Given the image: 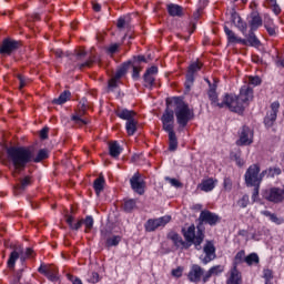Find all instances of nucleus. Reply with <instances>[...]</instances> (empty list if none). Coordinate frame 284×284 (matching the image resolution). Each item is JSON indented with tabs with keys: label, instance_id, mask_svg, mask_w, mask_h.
Instances as JSON below:
<instances>
[{
	"label": "nucleus",
	"instance_id": "f257e3e1",
	"mask_svg": "<svg viewBox=\"0 0 284 284\" xmlns=\"http://www.w3.org/2000/svg\"><path fill=\"white\" fill-rule=\"evenodd\" d=\"M7 154L10 163H12L14 168L13 176H17L28 163L32 161H34V163H40V161L48 159L47 150H40L36 158L32 150L26 148H10L7 150Z\"/></svg>",
	"mask_w": 284,
	"mask_h": 284
},
{
	"label": "nucleus",
	"instance_id": "f03ea898",
	"mask_svg": "<svg viewBox=\"0 0 284 284\" xmlns=\"http://www.w3.org/2000/svg\"><path fill=\"white\" fill-rule=\"evenodd\" d=\"M168 106L169 109L174 108L175 119L180 128H185L189 121L194 119V110L190 109V105L181 98H173L168 102Z\"/></svg>",
	"mask_w": 284,
	"mask_h": 284
},
{
	"label": "nucleus",
	"instance_id": "7ed1b4c3",
	"mask_svg": "<svg viewBox=\"0 0 284 284\" xmlns=\"http://www.w3.org/2000/svg\"><path fill=\"white\" fill-rule=\"evenodd\" d=\"M247 256H245V252L242 250L240 252L236 253L235 257H234V262H233V268L230 272V277L226 281V284H241V272H239V265H241V263H245V258Z\"/></svg>",
	"mask_w": 284,
	"mask_h": 284
},
{
	"label": "nucleus",
	"instance_id": "20e7f679",
	"mask_svg": "<svg viewBox=\"0 0 284 284\" xmlns=\"http://www.w3.org/2000/svg\"><path fill=\"white\" fill-rule=\"evenodd\" d=\"M261 166L258 164L251 165L245 173V183L248 187L261 185L263 181V173H261Z\"/></svg>",
	"mask_w": 284,
	"mask_h": 284
},
{
	"label": "nucleus",
	"instance_id": "39448f33",
	"mask_svg": "<svg viewBox=\"0 0 284 284\" xmlns=\"http://www.w3.org/2000/svg\"><path fill=\"white\" fill-rule=\"evenodd\" d=\"M219 108H229V110H231V112H237L239 114H241V112H243V110L245 109L243 102L239 99V97L236 95H230L226 94L224 97L223 103L217 104Z\"/></svg>",
	"mask_w": 284,
	"mask_h": 284
},
{
	"label": "nucleus",
	"instance_id": "423d86ee",
	"mask_svg": "<svg viewBox=\"0 0 284 284\" xmlns=\"http://www.w3.org/2000/svg\"><path fill=\"white\" fill-rule=\"evenodd\" d=\"M182 232L185 241H187V243H194L195 247H199L203 243V232L197 231L196 233V227L194 225L189 226L186 231L183 229Z\"/></svg>",
	"mask_w": 284,
	"mask_h": 284
},
{
	"label": "nucleus",
	"instance_id": "0eeeda50",
	"mask_svg": "<svg viewBox=\"0 0 284 284\" xmlns=\"http://www.w3.org/2000/svg\"><path fill=\"white\" fill-rule=\"evenodd\" d=\"M264 199L270 201V203H284V189L271 187L264 192Z\"/></svg>",
	"mask_w": 284,
	"mask_h": 284
},
{
	"label": "nucleus",
	"instance_id": "6e6552de",
	"mask_svg": "<svg viewBox=\"0 0 284 284\" xmlns=\"http://www.w3.org/2000/svg\"><path fill=\"white\" fill-rule=\"evenodd\" d=\"M161 121L163 130L168 132V134H174V111L170 110V106L166 108Z\"/></svg>",
	"mask_w": 284,
	"mask_h": 284
},
{
	"label": "nucleus",
	"instance_id": "1a4fd4ad",
	"mask_svg": "<svg viewBox=\"0 0 284 284\" xmlns=\"http://www.w3.org/2000/svg\"><path fill=\"white\" fill-rule=\"evenodd\" d=\"M170 221H172V216L164 215L159 219L148 220L144 227H145L146 232H154V230H158V227H165V225H168V223H170Z\"/></svg>",
	"mask_w": 284,
	"mask_h": 284
},
{
	"label": "nucleus",
	"instance_id": "9d476101",
	"mask_svg": "<svg viewBox=\"0 0 284 284\" xmlns=\"http://www.w3.org/2000/svg\"><path fill=\"white\" fill-rule=\"evenodd\" d=\"M254 143V131L250 126H243L236 145H252Z\"/></svg>",
	"mask_w": 284,
	"mask_h": 284
},
{
	"label": "nucleus",
	"instance_id": "9b49d317",
	"mask_svg": "<svg viewBox=\"0 0 284 284\" xmlns=\"http://www.w3.org/2000/svg\"><path fill=\"white\" fill-rule=\"evenodd\" d=\"M203 252L205 256L202 255L200 258L204 265H207V263L216 258V247H214L213 242H206L203 247Z\"/></svg>",
	"mask_w": 284,
	"mask_h": 284
},
{
	"label": "nucleus",
	"instance_id": "f8f14e48",
	"mask_svg": "<svg viewBox=\"0 0 284 284\" xmlns=\"http://www.w3.org/2000/svg\"><path fill=\"white\" fill-rule=\"evenodd\" d=\"M201 68H203V64L199 61L190 64L185 81L186 90H190V88H192V83H194V74H196V72H199Z\"/></svg>",
	"mask_w": 284,
	"mask_h": 284
},
{
	"label": "nucleus",
	"instance_id": "ddd939ff",
	"mask_svg": "<svg viewBox=\"0 0 284 284\" xmlns=\"http://www.w3.org/2000/svg\"><path fill=\"white\" fill-rule=\"evenodd\" d=\"M278 108H281V103L278 102H273L271 104V112H268L264 119L266 128H272V125H274V121H276L278 114Z\"/></svg>",
	"mask_w": 284,
	"mask_h": 284
},
{
	"label": "nucleus",
	"instance_id": "4468645a",
	"mask_svg": "<svg viewBox=\"0 0 284 284\" xmlns=\"http://www.w3.org/2000/svg\"><path fill=\"white\" fill-rule=\"evenodd\" d=\"M237 99L243 105H247L254 99V91L248 85H244L241 88Z\"/></svg>",
	"mask_w": 284,
	"mask_h": 284
},
{
	"label": "nucleus",
	"instance_id": "2eb2a0df",
	"mask_svg": "<svg viewBox=\"0 0 284 284\" xmlns=\"http://www.w3.org/2000/svg\"><path fill=\"white\" fill-rule=\"evenodd\" d=\"M200 221L201 223H207L209 225H216L221 221V217H219L216 213L202 211L200 214Z\"/></svg>",
	"mask_w": 284,
	"mask_h": 284
},
{
	"label": "nucleus",
	"instance_id": "dca6fc26",
	"mask_svg": "<svg viewBox=\"0 0 284 284\" xmlns=\"http://www.w3.org/2000/svg\"><path fill=\"white\" fill-rule=\"evenodd\" d=\"M130 183L132 190L138 194H143V192H145V183H143V180H141V175H139V173H135L131 178Z\"/></svg>",
	"mask_w": 284,
	"mask_h": 284
},
{
	"label": "nucleus",
	"instance_id": "f3484780",
	"mask_svg": "<svg viewBox=\"0 0 284 284\" xmlns=\"http://www.w3.org/2000/svg\"><path fill=\"white\" fill-rule=\"evenodd\" d=\"M224 32L229 43H240L241 45H247V40L240 38L227 26L224 27Z\"/></svg>",
	"mask_w": 284,
	"mask_h": 284
},
{
	"label": "nucleus",
	"instance_id": "a211bd4d",
	"mask_svg": "<svg viewBox=\"0 0 284 284\" xmlns=\"http://www.w3.org/2000/svg\"><path fill=\"white\" fill-rule=\"evenodd\" d=\"M201 276H203V268L196 264H193L187 274L189 281H191V283H199V281H201Z\"/></svg>",
	"mask_w": 284,
	"mask_h": 284
},
{
	"label": "nucleus",
	"instance_id": "6ab92c4d",
	"mask_svg": "<svg viewBox=\"0 0 284 284\" xmlns=\"http://www.w3.org/2000/svg\"><path fill=\"white\" fill-rule=\"evenodd\" d=\"M216 183H219V180H214L212 178L204 179L197 185V190H201L202 192H212V190L216 187Z\"/></svg>",
	"mask_w": 284,
	"mask_h": 284
},
{
	"label": "nucleus",
	"instance_id": "aec40b11",
	"mask_svg": "<svg viewBox=\"0 0 284 284\" xmlns=\"http://www.w3.org/2000/svg\"><path fill=\"white\" fill-rule=\"evenodd\" d=\"M17 48H19V42L14 40H4L0 48V54H10V52L17 50Z\"/></svg>",
	"mask_w": 284,
	"mask_h": 284
},
{
	"label": "nucleus",
	"instance_id": "412c9836",
	"mask_svg": "<svg viewBox=\"0 0 284 284\" xmlns=\"http://www.w3.org/2000/svg\"><path fill=\"white\" fill-rule=\"evenodd\" d=\"M231 19L232 23H234L235 28H237L242 32V34L247 33V23H245L243 19H241V16H239V13H232Z\"/></svg>",
	"mask_w": 284,
	"mask_h": 284
},
{
	"label": "nucleus",
	"instance_id": "4be33fe9",
	"mask_svg": "<svg viewBox=\"0 0 284 284\" xmlns=\"http://www.w3.org/2000/svg\"><path fill=\"white\" fill-rule=\"evenodd\" d=\"M128 72V65H123L122 68L118 69L113 78L109 81V88H116V83H119V79H122V77H125V73Z\"/></svg>",
	"mask_w": 284,
	"mask_h": 284
},
{
	"label": "nucleus",
	"instance_id": "5701e85b",
	"mask_svg": "<svg viewBox=\"0 0 284 284\" xmlns=\"http://www.w3.org/2000/svg\"><path fill=\"white\" fill-rule=\"evenodd\" d=\"M261 26H263V19H261V16L258 14V12L253 11L251 13V20H250L251 30H258Z\"/></svg>",
	"mask_w": 284,
	"mask_h": 284
},
{
	"label": "nucleus",
	"instance_id": "b1692460",
	"mask_svg": "<svg viewBox=\"0 0 284 284\" xmlns=\"http://www.w3.org/2000/svg\"><path fill=\"white\" fill-rule=\"evenodd\" d=\"M119 119H122L123 121H132L134 116H136V113L134 111H130L126 109L119 110L116 112Z\"/></svg>",
	"mask_w": 284,
	"mask_h": 284
},
{
	"label": "nucleus",
	"instance_id": "393cba45",
	"mask_svg": "<svg viewBox=\"0 0 284 284\" xmlns=\"http://www.w3.org/2000/svg\"><path fill=\"white\" fill-rule=\"evenodd\" d=\"M169 239H171L176 247H187V244L183 241V237L175 232H171L169 234Z\"/></svg>",
	"mask_w": 284,
	"mask_h": 284
},
{
	"label": "nucleus",
	"instance_id": "a878e982",
	"mask_svg": "<svg viewBox=\"0 0 284 284\" xmlns=\"http://www.w3.org/2000/svg\"><path fill=\"white\" fill-rule=\"evenodd\" d=\"M168 12L170 17H181L183 14V7L179 4H168Z\"/></svg>",
	"mask_w": 284,
	"mask_h": 284
},
{
	"label": "nucleus",
	"instance_id": "bb28decb",
	"mask_svg": "<svg viewBox=\"0 0 284 284\" xmlns=\"http://www.w3.org/2000/svg\"><path fill=\"white\" fill-rule=\"evenodd\" d=\"M262 214L270 217V221H272V223H275V225H283L284 223V220L282 217H278L276 214L270 211H262Z\"/></svg>",
	"mask_w": 284,
	"mask_h": 284
},
{
	"label": "nucleus",
	"instance_id": "cd10ccee",
	"mask_svg": "<svg viewBox=\"0 0 284 284\" xmlns=\"http://www.w3.org/2000/svg\"><path fill=\"white\" fill-rule=\"evenodd\" d=\"M245 263H246V265L252 267V265H258V263H261V258L258 257V254L251 253V254L246 255Z\"/></svg>",
	"mask_w": 284,
	"mask_h": 284
},
{
	"label": "nucleus",
	"instance_id": "c85d7f7f",
	"mask_svg": "<svg viewBox=\"0 0 284 284\" xmlns=\"http://www.w3.org/2000/svg\"><path fill=\"white\" fill-rule=\"evenodd\" d=\"M93 187L95 191V194H101V192H103V187H105V179H103V176H99L94 183H93Z\"/></svg>",
	"mask_w": 284,
	"mask_h": 284
},
{
	"label": "nucleus",
	"instance_id": "c756f323",
	"mask_svg": "<svg viewBox=\"0 0 284 284\" xmlns=\"http://www.w3.org/2000/svg\"><path fill=\"white\" fill-rule=\"evenodd\" d=\"M179 148V140H176V133H169V150L174 152Z\"/></svg>",
	"mask_w": 284,
	"mask_h": 284
},
{
	"label": "nucleus",
	"instance_id": "7c9ffc66",
	"mask_svg": "<svg viewBox=\"0 0 284 284\" xmlns=\"http://www.w3.org/2000/svg\"><path fill=\"white\" fill-rule=\"evenodd\" d=\"M209 99L214 105H220L217 103L219 101V94L216 93V85H211L210 84V90H209Z\"/></svg>",
	"mask_w": 284,
	"mask_h": 284
},
{
	"label": "nucleus",
	"instance_id": "2f4dec72",
	"mask_svg": "<svg viewBox=\"0 0 284 284\" xmlns=\"http://www.w3.org/2000/svg\"><path fill=\"white\" fill-rule=\"evenodd\" d=\"M125 130L129 136H133L134 132H136V120L133 118V120L126 121Z\"/></svg>",
	"mask_w": 284,
	"mask_h": 284
},
{
	"label": "nucleus",
	"instance_id": "473e14b6",
	"mask_svg": "<svg viewBox=\"0 0 284 284\" xmlns=\"http://www.w3.org/2000/svg\"><path fill=\"white\" fill-rule=\"evenodd\" d=\"M19 256H21V251H12L8 260V267H14L17 261H19Z\"/></svg>",
	"mask_w": 284,
	"mask_h": 284
},
{
	"label": "nucleus",
	"instance_id": "72a5a7b5",
	"mask_svg": "<svg viewBox=\"0 0 284 284\" xmlns=\"http://www.w3.org/2000/svg\"><path fill=\"white\" fill-rule=\"evenodd\" d=\"M70 97H72V93H70V91H64L60 94L58 99L54 100V103H57L58 105H63V103L70 101Z\"/></svg>",
	"mask_w": 284,
	"mask_h": 284
},
{
	"label": "nucleus",
	"instance_id": "f704fd0d",
	"mask_svg": "<svg viewBox=\"0 0 284 284\" xmlns=\"http://www.w3.org/2000/svg\"><path fill=\"white\" fill-rule=\"evenodd\" d=\"M109 152L113 158H116L121 154V145L118 142H111L109 145Z\"/></svg>",
	"mask_w": 284,
	"mask_h": 284
},
{
	"label": "nucleus",
	"instance_id": "c9c22d12",
	"mask_svg": "<svg viewBox=\"0 0 284 284\" xmlns=\"http://www.w3.org/2000/svg\"><path fill=\"white\" fill-rule=\"evenodd\" d=\"M67 223L70 225L71 230H80L81 225H83V220H79L74 223V217L68 216Z\"/></svg>",
	"mask_w": 284,
	"mask_h": 284
},
{
	"label": "nucleus",
	"instance_id": "e433bc0d",
	"mask_svg": "<svg viewBox=\"0 0 284 284\" xmlns=\"http://www.w3.org/2000/svg\"><path fill=\"white\" fill-rule=\"evenodd\" d=\"M281 174V169L280 168H271L262 172V176H278Z\"/></svg>",
	"mask_w": 284,
	"mask_h": 284
},
{
	"label": "nucleus",
	"instance_id": "4c0bfd02",
	"mask_svg": "<svg viewBox=\"0 0 284 284\" xmlns=\"http://www.w3.org/2000/svg\"><path fill=\"white\" fill-rule=\"evenodd\" d=\"M264 28H266V31L271 37H274V34H276V27L272 23V19L268 18L264 22Z\"/></svg>",
	"mask_w": 284,
	"mask_h": 284
},
{
	"label": "nucleus",
	"instance_id": "58836bf2",
	"mask_svg": "<svg viewBox=\"0 0 284 284\" xmlns=\"http://www.w3.org/2000/svg\"><path fill=\"white\" fill-rule=\"evenodd\" d=\"M246 45H252L253 48H258L261 45V41L254 36V33H251L248 38L246 39Z\"/></svg>",
	"mask_w": 284,
	"mask_h": 284
},
{
	"label": "nucleus",
	"instance_id": "ea45409f",
	"mask_svg": "<svg viewBox=\"0 0 284 284\" xmlns=\"http://www.w3.org/2000/svg\"><path fill=\"white\" fill-rule=\"evenodd\" d=\"M72 121H74L77 125H88V119L83 118L80 113L72 115Z\"/></svg>",
	"mask_w": 284,
	"mask_h": 284
},
{
	"label": "nucleus",
	"instance_id": "a19ab883",
	"mask_svg": "<svg viewBox=\"0 0 284 284\" xmlns=\"http://www.w3.org/2000/svg\"><path fill=\"white\" fill-rule=\"evenodd\" d=\"M231 159L232 161H235L239 168H243V165H245V161L241 159V151H239L237 153H231Z\"/></svg>",
	"mask_w": 284,
	"mask_h": 284
},
{
	"label": "nucleus",
	"instance_id": "79ce46f5",
	"mask_svg": "<svg viewBox=\"0 0 284 284\" xmlns=\"http://www.w3.org/2000/svg\"><path fill=\"white\" fill-rule=\"evenodd\" d=\"M119 243H121V236H119V235H113L106 240V245L109 247H114V246L119 245Z\"/></svg>",
	"mask_w": 284,
	"mask_h": 284
},
{
	"label": "nucleus",
	"instance_id": "37998d69",
	"mask_svg": "<svg viewBox=\"0 0 284 284\" xmlns=\"http://www.w3.org/2000/svg\"><path fill=\"white\" fill-rule=\"evenodd\" d=\"M263 277L265 280V284H273L272 278H274V273L270 268H265L263 271Z\"/></svg>",
	"mask_w": 284,
	"mask_h": 284
},
{
	"label": "nucleus",
	"instance_id": "c03bdc74",
	"mask_svg": "<svg viewBox=\"0 0 284 284\" xmlns=\"http://www.w3.org/2000/svg\"><path fill=\"white\" fill-rule=\"evenodd\" d=\"M83 224L85 225V232H90L94 226V219H92V216H87L85 220H83Z\"/></svg>",
	"mask_w": 284,
	"mask_h": 284
},
{
	"label": "nucleus",
	"instance_id": "a18cd8bd",
	"mask_svg": "<svg viewBox=\"0 0 284 284\" xmlns=\"http://www.w3.org/2000/svg\"><path fill=\"white\" fill-rule=\"evenodd\" d=\"M155 75H152L150 73H145L144 74V81H145V85L148 88H152L154 85V81H155Z\"/></svg>",
	"mask_w": 284,
	"mask_h": 284
},
{
	"label": "nucleus",
	"instance_id": "49530a36",
	"mask_svg": "<svg viewBox=\"0 0 284 284\" xmlns=\"http://www.w3.org/2000/svg\"><path fill=\"white\" fill-rule=\"evenodd\" d=\"M223 272V266L217 265L209 270V276H216Z\"/></svg>",
	"mask_w": 284,
	"mask_h": 284
},
{
	"label": "nucleus",
	"instance_id": "de8ad7c7",
	"mask_svg": "<svg viewBox=\"0 0 284 284\" xmlns=\"http://www.w3.org/2000/svg\"><path fill=\"white\" fill-rule=\"evenodd\" d=\"M30 183H31L30 176H26L24 179L21 180V184L16 186V190H26V187H28Z\"/></svg>",
	"mask_w": 284,
	"mask_h": 284
},
{
	"label": "nucleus",
	"instance_id": "09e8293b",
	"mask_svg": "<svg viewBox=\"0 0 284 284\" xmlns=\"http://www.w3.org/2000/svg\"><path fill=\"white\" fill-rule=\"evenodd\" d=\"M136 206V202L134 200H128L124 202V210L126 212H131Z\"/></svg>",
	"mask_w": 284,
	"mask_h": 284
},
{
	"label": "nucleus",
	"instance_id": "8fccbe9b",
	"mask_svg": "<svg viewBox=\"0 0 284 284\" xmlns=\"http://www.w3.org/2000/svg\"><path fill=\"white\" fill-rule=\"evenodd\" d=\"M49 281H57L59 276L57 275V268L51 267L49 273L47 274Z\"/></svg>",
	"mask_w": 284,
	"mask_h": 284
},
{
	"label": "nucleus",
	"instance_id": "3c124183",
	"mask_svg": "<svg viewBox=\"0 0 284 284\" xmlns=\"http://www.w3.org/2000/svg\"><path fill=\"white\" fill-rule=\"evenodd\" d=\"M172 276L175 278H181L183 276V266H179L171 272Z\"/></svg>",
	"mask_w": 284,
	"mask_h": 284
},
{
	"label": "nucleus",
	"instance_id": "603ef678",
	"mask_svg": "<svg viewBox=\"0 0 284 284\" xmlns=\"http://www.w3.org/2000/svg\"><path fill=\"white\" fill-rule=\"evenodd\" d=\"M248 203H250V196L247 195H244L242 199L237 201V205L240 207H245L246 205H248Z\"/></svg>",
	"mask_w": 284,
	"mask_h": 284
},
{
	"label": "nucleus",
	"instance_id": "864d4df0",
	"mask_svg": "<svg viewBox=\"0 0 284 284\" xmlns=\"http://www.w3.org/2000/svg\"><path fill=\"white\" fill-rule=\"evenodd\" d=\"M173 187H182L183 184H181V182L176 179H172V178H166L165 179Z\"/></svg>",
	"mask_w": 284,
	"mask_h": 284
},
{
	"label": "nucleus",
	"instance_id": "5fc2aeb1",
	"mask_svg": "<svg viewBox=\"0 0 284 284\" xmlns=\"http://www.w3.org/2000/svg\"><path fill=\"white\" fill-rule=\"evenodd\" d=\"M250 85H261V78L260 77H248Z\"/></svg>",
	"mask_w": 284,
	"mask_h": 284
},
{
	"label": "nucleus",
	"instance_id": "6e6d98bb",
	"mask_svg": "<svg viewBox=\"0 0 284 284\" xmlns=\"http://www.w3.org/2000/svg\"><path fill=\"white\" fill-rule=\"evenodd\" d=\"M145 74H151L153 77H156L159 74V68L156 67H151L146 70Z\"/></svg>",
	"mask_w": 284,
	"mask_h": 284
},
{
	"label": "nucleus",
	"instance_id": "4d7b16f0",
	"mask_svg": "<svg viewBox=\"0 0 284 284\" xmlns=\"http://www.w3.org/2000/svg\"><path fill=\"white\" fill-rule=\"evenodd\" d=\"M223 185H224V190H232V180L230 178H225Z\"/></svg>",
	"mask_w": 284,
	"mask_h": 284
},
{
	"label": "nucleus",
	"instance_id": "13d9d810",
	"mask_svg": "<svg viewBox=\"0 0 284 284\" xmlns=\"http://www.w3.org/2000/svg\"><path fill=\"white\" fill-rule=\"evenodd\" d=\"M50 268L51 267H48V266H40L39 272H40V274H44L45 276H48Z\"/></svg>",
	"mask_w": 284,
	"mask_h": 284
},
{
	"label": "nucleus",
	"instance_id": "bf43d9fd",
	"mask_svg": "<svg viewBox=\"0 0 284 284\" xmlns=\"http://www.w3.org/2000/svg\"><path fill=\"white\" fill-rule=\"evenodd\" d=\"M40 139H48V129L44 128L40 131Z\"/></svg>",
	"mask_w": 284,
	"mask_h": 284
},
{
	"label": "nucleus",
	"instance_id": "052dcab7",
	"mask_svg": "<svg viewBox=\"0 0 284 284\" xmlns=\"http://www.w3.org/2000/svg\"><path fill=\"white\" fill-rule=\"evenodd\" d=\"M139 72H141V69L136 65H133V79H138Z\"/></svg>",
	"mask_w": 284,
	"mask_h": 284
},
{
	"label": "nucleus",
	"instance_id": "680f3d73",
	"mask_svg": "<svg viewBox=\"0 0 284 284\" xmlns=\"http://www.w3.org/2000/svg\"><path fill=\"white\" fill-rule=\"evenodd\" d=\"M91 283H99V273H92Z\"/></svg>",
	"mask_w": 284,
	"mask_h": 284
},
{
	"label": "nucleus",
	"instance_id": "e2e57ef3",
	"mask_svg": "<svg viewBox=\"0 0 284 284\" xmlns=\"http://www.w3.org/2000/svg\"><path fill=\"white\" fill-rule=\"evenodd\" d=\"M118 28H125V18H119Z\"/></svg>",
	"mask_w": 284,
	"mask_h": 284
},
{
	"label": "nucleus",
	"instance_id": "0e129e2a",
	"mask_svg": "<svg viewBox=\"0 0 284 284\" xmlns=\"http://www.w3.org/2000/svg\"><path fill=\"white\" fill-rule=\"evenodd\" d=\"M274 14H281V7L278 4H275L274 7H271Z\"/></svg>",
	"mask_w": 284,
	"mask_h": 284
},
{
	"label": "nucleus",
	"instance_id": "69168bd1",
	"mask_svg": "<svg viewBox=\"0 0 284 284\" xmlns=\"http://www.w3.org/2000/svg\"><path fill=\"white\" fill-rule=\"evenodd\" d=\"M116 50H119V44H112L109 48V52H111V54H114V52H116Z\"/></svg>",
	"mask_w": 284,
	"mask_h": 284
},
{
	"label": "nucleus",
	"instance_id": "338daca9",
	"mask_svg": "<svg viewBox=\"0 0 284 284\" xmlns=\"http://www.w3.org/2000/svg\"><path fill=\"white\" fill-rule=\"evenodd\" d=\"M266 6L268 8H274V6H277L276 0H266Z\"/></svg>",
	"mask_w": 284,
	"mask_h": 284
},
{
	"label": "nucleus",
	"instance_id": "774afa93",
	"mask_svg": "<svg viewBox=\"0 0 284 284\" xmlns=\"http://www.w3.org/2000/svg\"><path fill=\"white\" fill-rule=\"evenodd\" d=\"M258 197V185L255 186L254 192H253V201H256Z\"/></svg>",
	"mask_w": 284,
	"mask_h": 284
}]
</instances>
